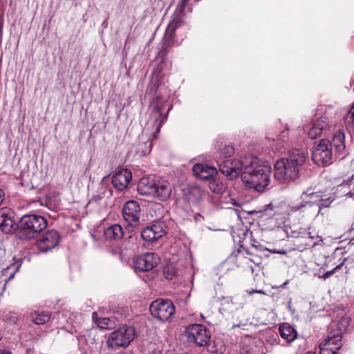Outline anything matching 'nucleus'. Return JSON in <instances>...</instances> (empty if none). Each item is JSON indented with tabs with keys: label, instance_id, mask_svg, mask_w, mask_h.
I'll return each instance as SVG.
<instances>
[{
	"label": "nucleus",
	"instance_id": "1a4fd4ad",
	"mask_svg": "<svg viewBox=\"0 0 354 354\" xmlns=\"http://www.w3.org/2000/svg\"><path fill=\"white\" fill-rule=\"evenodd\" d=\"M122 216L130 226L133 227L138 226L140 216V207L138 202L127 201L123 207Z\"/></svg>",
	"mask_w": 354,
	"mask_h": 354
},
{
	"label": "nucleus",
	"instance_id": "f8f14e48",
	"mask_svg": "<svg viewBox=\"0 0 354 354\" xmlns=\"http://www.w3.org/2000/svg\"><path fill=\"white\" fill-rule=\"evenodd\" d=\"M342 346L340 333H330L324 342L319 344V354H336Z\"/></svg>",
	"mask_w": 354,
	"mask_h": 354
},
{
	"label": "nucleus",
	"instance_id": "a18cd8bd",
	"mask_svg": "<svg viewBox=\"0 0 354 354\" xmlns=\"http://www.w3.org/2000/svg\"><path fill=\"white\" fill-rule=\"evenodd\" d=\"M288 283V281L287 280L286 281L284 282V283L281 286L284 287Z\"/></svg>",
	"mask_w": 354,
	"mask_h": 354
},
{
	"label": "nucleus",
	"instance_id": "f257e3e1",
	"mask_svg": "<svg viewBox=\"0 0 354 354\" xmlns=\"http://www.w3.org/2000/svg\"><path fill=\"white\" fill-rule=\"evenodd\" d=\"M219 170L230 178L241 174L243 183L259 192L265 191L270 182V167L261 165L259 159L251 154L241 156L238 160L223 161L219 164Z\"/></svg>",
	"mask_w": 354,
	"mask_h": 354
},
{
	"label": "nucleus",
	"instance_id": "20e7f679",
	"mask_svg": "<svg viewBox=\"0 0 354 354\" xmlns=\"http://www.w3.org/2000/svg\"><path fill=\"white\" fill-rule=\"evenodd\" d=\"M312 159L319 166H326L333 162V153L329 140L322 139L314 146Z\"/></svg>",
	"mask_w": 354,
	"mask_h": 354
},
{
	"label": "nucleus",
	"instance_id": "dca6fc26",
	"mask_svg": "<svg viewBox=\"0 0 354 354\" xmlns=\"http://www.w3.org/2000/svg\"><path fill=\"white\" fill-rule=\"evenodd\" d=\"M328 128V119L326 116H321L313 121L311 124L305 127L304 130L307 131L308 136L310 139H315L321 136L324 131Z\"/></svg>",
	"mask_w": 354,
	"mask_h": 354
},
{
	"label": "nucleus",
	"instance_id": "3c124183",
	"mask_svg": "<svg viewBox=\"0 0 354 354\" xmlns=\"http://www.w3.org/2000/svg\"><path fill=\"white\" fill-rule=\"evenodd\" d=\"M7 270H8V268H7V269H4V270H3V273H4L5 272H6V271H7Z\"/></svg>",
	"mask_w": 354,
	"mask_h": 354
},
{
	"label": "nucleus",
	"instance_id": "72a5a7b5",
	"mask_svg": "<svg viewBox=\"0 0 354 354\" xmlns=\"http://www.w3.org/2000/svg\"><path fill=\"white\" fill-rule=\"evenodd\" d=\"M187 3L183 1V0L180 1V2L177 6L174 13L176 15H181V16H185V9L187 6Z\"/></svg>",
	"mask_w": 354,
	"mask_h": 354
},
{
	"label": "nucleus",
	"instance_id": "4c0bfd02",
	"mask_svg": "<svg viewBox=\"0 0 354 354\" xmlns=\"http://www.w3.org/2000/svg\"><path fill=\"white\" fill-rule=\"evenodd\" d=\"M145 145H146V146H148V148H147V149H146V150L144 151V154L149 153L151 151V146H152L151 141H150L149 140H148L145 142Z\"/></svg>",
	"mask_w": 354,
	"mask_h": 354
},
{
	"label": "nucleus",
	"instance_id": "49530a36",
	"mask_svg": "<svg viewBox=\"0 0 354 354\" xmlns=\"http://www.w3.org/2000/svg\"><path fill=\"white\" fill-rule=\"evenodd\" d=\"M97 316V313H93L92 317L95 319V317Z\"/></svg>",
	"mask_w": 354,
	"mask_h": 354
},
{
	"label": "nucleus",
	"instance_id": "bb28decb",
	"mask_svg": "<svg viewBox=\"0 0 354 354\" xmlns=\"http://www.w3.org/2000/svg\"><path fill=\"white\" fill-rule=\"evenodd\" d=\"M13 227L12 219L8 214L0 210V229L5 233L12 231Z\"/></svg>",
	"mask_w": 354,
	"mask_h": 354
},
{
	"label": "nucleus",
	"instance_id": "79ce46f5",
	"mask_svg": "<svg viewBox=\"0 0 354 354\" xmlns=\"http://www.w3.org/2000/svg\"><path fill=\"white\" fill-rule=\"evenodd\" d=\"M346 186H347L346 184L341 185H339V188L340 189V191H342L344 189H345L346 187Z\"/></svg>",
	"mask_w": 354,
	"mask_h": 354
},
{
	"label": "nucleus",
	"instance_id": "c756f323",
	"mask_svg": "<svg viewBox=\"0 0 354 354\" xmlns=\"http://www.w3.org/2000/svg\"><path fill=\"white\" fill-rule=\"evenodd\" d=\"M234 153V150L232 146L225 145L223 149L220 151L221 158L217 160V163L219 165L220 163L225 161V160H222V158H227L228 157H231ZM227 159H226L227 160ZM233 160L232 159H231Z\"/></svg>",
	"mask_w": 354,
	"mask_h": 354
},
{
	"label": "nucleus",
	"instance_id": "e433bc0d",
	"mask_svg": "<svg viewBox=\"0 0 354 354\" xmlns=\"http://www.w3.org/2000/svg\"><path fill=\"white\" fill-rule=\"evenodd\" d=\"M288 131H289V129H288V125L286 126V129L283 131H281L279 137L278 138V139L281 140V141H285L286 139L288 138Z\"/></svg>",
	"mask_w": 354,
	"mask_h": 354
},
{
	"label": "nucleus",
	"instance_id": "5701e85b",
	"mask_svg": "<svg viewBox=\"0 0 354 354\" xmlns=\"http://www.w3.org/2000/svg\"><path fill=\"white\" fill-rule=\"evenodd\" d=\"M104 235L106 240L117 241L122 238L124 232L120 225L114 224L104 230Z\"/></svg>",
	"mask_w": 354,
	"mask_h": 354
},
{
	"label": "nucleus",
	"instance_id": "ddd939ff",
	"mask_svg": "<svg viewBox=\"0 0 354 354\" xmlns=\"http://www.w3.org/2000/svg\"><path fill=\"white\" fill-rule=\"evenodd\" d=\"M159 259L155 253H146L136 258L133 261L135 269L142 272L149 271L156 267Z\"/></svg>",
	"mask_w": 354,
	"mask_h": 354
},
{
	"label": "nucleus",
	"instance_id": "de8ad7c7",
	"mask_svg": "<svg viewBox=\"0 0 354 354\" xmlns=\"http://www.w3.org/2000/svg\"><path fill=\"white\" fill-rule=\"evenodd\" d=\"M304 354H316V353H314V352H307V353H306Z\"/></svg>",
	"mask_w": 354,
	"mask_h": 354
},
{
	"label": "nucleus",
	"instance_id": "a19ab883",
	"mask_svg": "<svg viewBox=\"0 0 354 354\" xmlns=\"http://www.w3.org/2000/svg\"><path fill=\"white\" fill-rule=\"evenodd\" d=\"M0 354H12L11 351L9 350H0Z\"/></svg>",
	"mask_w": 354,
	"mask_h": 354
},
{
	"label": "nucleus",
	"instance_id": "603ef678",
	"mask_svg": "<svg viewBox=\"0 0 354 354\" xmlns=\"http://www.w3.org/2000/svg\"><path fill=\"white\" fill-rule=\"evenodd\" d=\"M201 317L202 319L204 318V317H203V315L202 314L201 315Z\"/></svg>",
	"mask_w": 354,
	"mask_h": 354
},
{
	"label": "nucleus",
	"instance_id": "37998d69",
	"mask_svg": "<svg viewBox=\"0 0 354 354\" xmlns=\"http://www.w3.org/2000/svg\"><path fill=\"white\" fill-rule=\"evenodd\" d=\"M277 253H279V254H286V251L285 250H279V251H277L276 252Z\"/></svg>",
	"mask_w": 354,
	"mask_h": 354
},
{
	"label": "nucleus",
	"instance_id": "58836bf2",
	"mask_svg": "<svg viewBox=\"0 0 354 354\" xmlns=\"http://www.w3.org/2000/svg\"><path fill=\"white\" fill-rule=\"evenodd\" d=\"M248 292L250 295H252L253 293H259L263 295H266V292L262 290H252V291H249Z\"/></svg>",
	"mask_w": 354,
	"mask_h": 354
},
{
	"label": "nucleus",
	"instance_id": "412c9836",
	"mask_svg": "<svg viewBox=\"0 0 354 354\" xmlns=\"http://www.w3.org/2000/svg\"><path fill=\"white\" fill-rule=\"evenodd\" d=\"M330 147L335 149V154L344 155L346 153L345 134L344 132L339 130L333 136Z\"/></svg>",
	"mask_w": 354,
	"mask_h": 354
},
{
	"label": "nucleus",
	"instance_id": "c9c22d12",
	"mask_svg": "<svg viewBox=\"0 0 354 354\" xmlns=\"http://www.w3.org/2000/svg\"><path fill=\"white\" fill-rule=\"evenodd\" d=\"M109 318H102L97 323V325L99 327L102 328H105L109 327Z\"/></svg>",
	"mask_w": 354,
	"mask_h": 354
},
{
	"label": "nucleus",
	"instance_id": "a211bd4d",
	"mask_svg": "<svg viewBox=\"0 0 354 354\" xmlns=\"http://www.w3.org/2000/svg\"><path fill=\"white\" fill-rule=\"evenodd\" d=\"M192 171L199 179L209 180L213 179L218 174L214 167L208 166L202 163H196L193 166Z\"/></svg>",
	"mask_w": 354,
	"mask_h": 354
},
{
	"label": "nucleus",
	"instance_id": "09e8293b",
	"mask_svg": "<svg viewBox=\"0 0 354 354\" xmlns=\"http://www.w3.org/2000/svg\"><path fill=\"white\" fill-rule=\"evenodd\" d=\"M333 271H332V272H327L326 275H327V276H329V275H330L331 273H333Z\"/></svg>",
	"mask_w": 354,
	"mask_h": 354
},
{
	"label": "nucleus",
	"instance_id": "4468645a",
	"mask_svg": "<svg viewBox=\"0 0 354 354\" xmlns=\"http://www.w3.org/2000/svg\"><path fill=\"white\" fill-rule=\"evenodd\" d=\"M183 17L184 16L176 15L175 13H174L172 16V19L168 24L163 37L164 48L166 49L167 48L171 46L173 44H174L175 31L184 23L183 20Z\"/></svg>",
	"mask_w": 354,
	"mask_h": 354
},
{
	"label": "nucleus",
	"instance_id": "4be33fe9",
	"mask_svg": "<svg viewBox=\"0 0 354 354\" xmlns=\"http://www.w3.org/2000/svg\"><path fill=\"white\" fill-rule=\"evenodd\" d=\"M156 182L149 178H142L138 184V192L142 196H150L153 197Z\"/></svg>",
	"mask_w": 354,
	"mask_h": 354
},
{
	"label": "nucleus",
	"instance_id": "a878e982",
	"mask_svg": "<svg viewBox=\"0 0 354 354\" xmlns=\"http://www.w3.org/2000/svg\"><path fill=\"white\" fill-rule=\"evenodd\" d=\"M308 195L313 199V201L316 202V204L320 209V214H322V209L323 208L328 207L335 200L334 197H323L317 193H310Z\"/></svg>",
	"mask_w": 354,
	"mask_h": 354
},
{
	"label": "nucleus",
	"instance_id": "aec40b11",
	"mask_svg": "<svg viewBox=\"0 0 354 354\" xmlns=\"http://www.w3.org/2000/svg\"><path fill=\"white\" fill-rule=\"evenodd\" d=\"M257 341L250 337H245L242 341L240 354H263V347Z\"/></svg>",
	"mask_w": 354,
	"mask_h": 354
},
{
	"label": "nucleus",
	"instance_id": "c03bdc74",
	"mask_svg": "<svg viewBox=\"0 0 354 354\" xmlns=\"http://www.w3.org/2000/svg\"><path fill=\"white\" fill-rule=\"evenodd\" d=\"M353 193L351 192V191L348 192L346 195H349L350 197H351L353 196Z\"/></svg>",
	"mask_w": 354,
	"mask_h": 354
},
{
	"label": "nucleus",
	"instance_id": "f03ea898",
	"mask_svg": "<svg viewBox=\"0 0 354 354\" xmlns=\"http://www.w3.org/2000/svg\"><path fill=\"white\" fill-rule=\"evenodd\" d=\"M306 159V153L301 149H294L288 158L277 160L274 164V177L279 181L295 180L299 169Z\"/></svg>",
	"mask_w": 354,
	"mask_h": 354
},
{
	"label": "nucleus",
	"instance_id": "8fccbe9b",
	"mask_svg": "<svg viewBox=\"0 0 354 354\" xmlns=\"http://www.w3.org/2000/svg\"><path fill=\"white\" fill-rule=\"evenodd\" d=\"M183 1L186 2L187 3L189 1V0H183Z\"/></svg>",
	"mask_w": 354,
	"mask_h": 354
},
{
	"label": "nucleus",
	"instance_id": "f704fd0d",
	"mask_svg": "<svg viewBox=\"0 0 354 354\" xmlns=\"http://www.w3.org/2000/svg\"><path fill=\"white\" fill-rule=\"evenodd\" d=\"M15 272H12L8 279H2L0 281V296L3 295L6 289V283L14 277Z\"/></svg>",
	"mask_w": 354,
	"mask_h": 354
},
{
	"label": "nucleus",
	"instance_id": "39448f33",
	"mask_svg": "<svg viewBox=\"0 0 354 354\" xmlns=\"http://www.w3.org/2000/svg\"><path fill=\"white\" fill-rule=\"evenodd\" d=\"M185 332L187 341L198 346H206L211 337L209 330L200 324L189 325Z\"/></svg>",
	"mask_w": 354,
	"mask_h": 354
},
{
	"label": "nucleus",
	"instance_id": "9b49d317",
	"mask_svg": "<svg viewBox=\"0 0 354 354\" xmlns=\"http://www.w3.org/2000/svg\"><path fill=\"white\" fill-rule=\"evenodd\" d=\"M59 239L60 237L57 231L49 230L41 235L37 242V245L41 252H47L58 245Z\"/></svg>",
	"mask_w": 354,
	"mask_h": 354
},
{
	"label": "nucleus",
	"instance_id": "2f4dec72",
	"mask_svg": "<svg viewBox=\"0 0 354 354\" xmlns=\"http://www.w3.org/2000/svg\"><path fill=\"white\" fill-rule=\"evenodd\" d=\"M350 319L348 317H343L338 322L337 326L338 328V331L336 333H340V335H342V333L345 331L348 326H349ZM342 337V336H341Z\"/></svg>",
	"mask_w": 354,
	"mask_h": 354
},
{
	"label": "nucleus",
	"instance_id": "423d86ee",
	"mask_svg": "<svg viewBox=\"0 0 354 354\" xmlns=\"http://www.w3.org/2000/svg\"><path fill=\"white\" fill-rule=\"evenodd\" d=\"M134 332L132 326L124 325L109 335L107 345L112 348L127 346L133 340Z\"/></svg>",
	"mask_w": 354,
	"mask_h": 354
},
{
	"label": "nucleus",
	"instance_id": "9d476101",
	"mask_svg": "<svg viewBox=\"0 0 354 354\" xmlns=\"http://www.w3.org/2000/svg\"><path fill=\"white\" fill-rule=\"evenodd\" d=\"M166 119L167 115H163L160 107L154 106L151 111L145 131L151 129L153 138H156Z\"/></svg>",
	"mask_w": 354,
	"mask_h": 354
},
{
	"label": "nucleus",
	"instance_id": "b1692460",
	"mask_svg": "<svg viewBox=\"0 0 354 354\" xmlns=\"http://www.w3.org/2000/svg\"><path fill=\"white\" fill-rule=\"evenodd\" d=\"M279 333L281 337L286 340L287 342H292L297 336L296 330L287 323L280 325Z\"/></svg>",
	"mask_w": 354,
	"mask_h": 354
},
{
	"label": "nucleus",
	"instance_id": "7ed1b4c3",
	"mask_svg": "<svg viewBox=\"0 0 354 354\" xmlns=\"http://www.w3.org/2000/svg\"><path fill=\"white\" fill-rule=\"evenodd\" d=\"M47 227L46 219L37 214L23 216L19 222V236L21 239H32Z\"/></svg>",
	"mask_w": 354,
	"mask_h": 354
},
{
	"label": "nucleus",
	"instance_id": "c85d7f7f",
	"mask_svg": "<svg viewBox=\"0 0 354 354\" xmlns=\"http://www.w3.org/2000/svg\"><path fill=\"white\" fill-rule=\"evenodd\" d=\"M31 319L36 324H44L50 319L51 315L48 312H34L31 314Z\"/></svg>",
	"mask_w": 354,
	"mask_h": 354
},
{
	"label": "nucleus",
	"instance_id": "393cba45",
	"mask_svg": "<svg viewBox=\"0 0 354 354\" xmlns=\"http://www.w3.org/2000/svg\"><path fill=\"white\" fill-rule=\"evenodd\" d=\"M303 239H305V241L302 250L313 248L323 243V239L321 236L316 233L313 234L309 230L308 231V234H306V237Z\"/></svg>",
	"mask_w": 354,
	"mask_h": 354
},
{
	"label": "nucleus",
	"instance_id": "473e14b6",
	"mask_svg": "<svg viewBox=\"0 0 354 354\" xmlns=\"http://www.w3.org/2000/svg\"><path fill=\"white\" fill-rule=\"evenodd\" d=\"M309 230H310L309 228H299V230H292L291 232V236L293 238H297V239L302 238L303 239L304 237H306V234H308V231Z\"/></svg>",
	"mask_w": 354,
	"mask_h": 354
},
{
	"label": "nucleus",
	"instance_id": "7c9ffc66",
	"mask_svg": "<svg viewBox=\"0 0 354 354\" xmlns=\"http://www.w3.org/2000/svg\"><path fill=\"white\" fill-rule=\"evenodd\" d=\"M160 73H161V67L157 66L153 69L152 72V80L151 83L154 84L156 89L157 90L160 84Z\"/></svg>",
	"mask_w": 354,
	"mask_h": 354
},
{
	"label": "nucleus",
	"instance_id": "6ab92c4d",
	"mask_svg": "<svg viewBox=\"0 0 354 354\" xmlns=\"http://www.w3.org/2000/svg\"><path fill=\"white\" fill-rule=\"evenodd\" d=\"M171 192L172 186L168 181L165 180L156 181L154 198L161 201H165L171 196Z\"/></svg>",
	"mask_w": 354,
	"mask_h": 354
},
{
	"label": "nucleus",
	"instance_id": "0eeeda50",
	"mask_svg": "<svg viewBox=\"0 0 354 354\" xmlns=\"http://www.w3.org/2000/svg\"><path fill=\"white\" fill-rule=\"evenodd\" d=\"M149 309L151 315L161 322L167 321L175 313V306L169 299H156L151 304Z\"/></svg>",
	"mask_w": 354,
	"mask_h": 354
},
{
	"label": "nucleus",
	"instance_id": "cd10ccee",
	"mask_svg": "<svg viewBox=\"0 0 354 354\" xmlns=\"http://www.w3.org/2000/svg\"><path fill=\"white\" fill-rule=\"evenodd\" d=\"M97 328L92 327L88 330H86L81 335L80 339H84L88 345H93L96 343Z\"/></svg>",
	"mask_w": 354,
	"mask_h": 354
},
{
	"label": "nucleus",
	"instance_id": "6e6552de",
	"mask_svg": "<svg viewBox=\"0 0 354 354\" xmlns=\"http://www.w3.org/2000/svg\"><path fill=\"white\" fill-rule=\"evenodd\" d=\"M298 212L304 221H311L320 214V209L315 201H308L289 207L288 214Z\"/></svg>",
	"mask_w": 354,
	"mask_h": 354
},
{
	"label": "nucleus",
	"instance_id": "ea45409f",
	"mask_svg": "<svg viewBox=\"0 0 354 354\" xmlns=\"http://www.w3.org/2000/svg\"><path fill=\"white\" fill-rule=\"evenodd\" d=\"M5 199V193L4 192L0 189V205L2 203V202Z\"/></svg>",
	"mask_w": 354,
	"mask_h": 354
},
{
	"label": "nucleus",
	"instance_id": "f3484780",
	"mask_svg": "<svg viewBox=\"0 0 354 354\" xmlns=\"http://www.w3.org/2000/svg\"><path fill=\"white\" fill-rule=\"evenodd\" d=\"M132 179L131 171L127 169H122L116 171L112 176V184L119 191H122L127 187Z\"/></svg>",
	"mask_w": 354,
	"mask_h": 354
},
{
	"label": "nucleus",
	"instance_id": "2eb2a0df",
	"mask_svg": "<svg viewBox=\"0 0 354 354\" xmlns=\"http://www.w3.org/2000/svg\"><path fill=\"white\" fill-rule=\"evenodd\" d=\"M166 234L165 225L160 222H155L146 227L141 232L142 238L148 242H153Z\"/></svg>",
	"mask_w": 354,
	"mask_h": 354
}]
</instances>
